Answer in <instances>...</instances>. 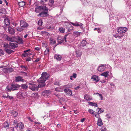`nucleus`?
I'll return each instance as SVG.
<instances>
[{
    "label": "nucleus",
    "mask_w": 131,
    "mask_h": 131,
    "mask_svg": "<svg viewBox=\"0 0 131 131\" xmlns=\"http://www.w3.org/2000/svg\"><path fill=\"white\" fill-rule=\"evenodd\" d=\"M13 125L15 126V128L17 129L18 128L19 124L17 122V121L16 120H15L13 122Z\"/></svg>",
    "instance_id": "obj_25"
},
{
    "label": "nucleus",
    "mask_w": 131,
    "mask_h": 131,
    "mask_svg": "<svg viewBox=\"0 0 131 131\" xmlns=\"http://www.w3.org/2000/svg\"><path fill=\"white\" fill-rule=\"evenodd\" d=\"M49 49L47 48L44 52V54L45 55H47L48 54L49 52Z\"/></svg>",
    "instance_id": "obj_43"
},
{
    "label": "nucleus",
    "mask_w": 131,
    "mask_h": 131,
    "mask_svg": "<svg viewBox=\"0 0 131 131\" xmlns=\"http://www.w3.org/2000/svg\"><path fill=\"white\" fill-rule=\"evenodd\" d=\"M18 4L20 7H23L25 5V2L24 1L18 2Z\"/></svg>",
    "instance_id": "obj_32"
},
{
    "label": "nucleus",
    "mask_w": 131,
    "mask_h": 131,
    "mask_svg": "<svg viewBox=\"0 0 131 131\" xmlns=\"http://www.w3.org/2000/svg\"><path fill=\"white\" fill-rule=\"evenodd\" d=\"M6 70H7V72H12L13 71V68H7V69H6Z\"/></svg>",
    "instance_id": "obj_36"
},
{
    "label": "nucleus",
    "mask_w": 131,
    "mask_h": 131,
    "mask_svg": "<svg viewBox=\"0 0 131 131\" xmlns=\"http://www.w3.org/2000/svg\"><path fill=\"white\" fill-rule=\"evenodd\" d=\"M30 51V49H28L27 50H24V53H26V52H28Z\"/></svg>",
    "instance_id": "obj_63"
},
{
    "label": "nucleus",
    "mask_w": 131,
    "mask_h": 131,
    "mask_svg": "<svg viewBox=\"0 0 131 131\" xmlns=\"http://www.w3.org/2000/svg\"><path fill=\"white\" fill-rule=\"evenodd\" d=\"M21 88L22 89L24 90H26L28 88V86L25 84H22L21 85Z\"/></svg>",
    "instance_id": "obj_42"
},
{
    "label": "nucleus",
    "mask_w": 131,
    "mask_h": 131,
    "mask_svg": "<svg viewBox=\"0 0 131 131\" xmlns=\"http://www.w3.org/2000/svg\"><path fill=\"white\" fill-rule=\"evenodd\" d=\"M43 22L41 20H39L38 22V24L39 25L41 26L42 25Z\"/></svg>",
    "instance_id": "obj_51"
},
{
    "label": "nucleus",
    "mask_w": 131,
    "mask_h": 131,
    "mask_svg": "<svg viewBox=\"0 0 131 131\" xmlns=\"http://www.w3.org/2000/svg\"><path fill=\"white\" fill-rule=\"evenodd\" d=\"M21 67V68L24 71H26L27 69V66H20Z\"/></svg>",
    "instance_id": "obj_48"
},
{
    "label": "nucleus",
    "mask_w": 131,
    "mask_h": 131,
    "mask_svg": "<svg viewBox=\"0 0 131 131\" xmlns=\"http://www.w3.org/2000/svg\"><path fill=\"white\" fill-rule=\"evenodd\" d=\"M94 94H99V96H101V100H103V97L102 96V94H100L99 93H95Z\"/></svg>",
    "instance_id": "obj_54"
},
{
    "label": "nucleus",
    "mask_w": 131,
    "mask_h": 131,
    "mask_svg": "<svg viewBox=\"0 0 131 131\" xmlns=\"http://www.w3.org/2000/svg\"><path fill=\"white\" fill-rule=\"evenodd\" d=\"M71 23L73 26H80V28H83V24L80 23H78L76 22L74 23Z\"/></svg>",
    "instance_id": "obj_13"
},
{
    "label": "nucleus",
    "mask_w": 131,
    "mask_h": 131,
    "mask_svg": "<svg viewBox=\"0 0 131 131\" xmlns=\"http://www.w3.org/2000/svg\"><path fill=\"white\" fill-rule=\"evenodd\" d=\"M27 118L30 122H33V120L31 119V118L30 117H27Z\"/></svg>",
    "instance_id": "obj_58"
},
{
    "label": "nucleus",
    "mask_w": 131,
    "mask_h": 131,
    "mask_svg": "<svg viewBox=\"0 0 131 131\" xmlns=\"http://www.w3.org/2000/svg\"><path fill=\"white\" fill-rule=\"evenodd\" d=\"M88 103L91 106H94L96 107H97L98 106L97 104L94 103L90 102H88Z\"/></svg>",
    "instance_id": "obj_34"
},
{
    "label": "nucleus",
    "mask_w": 131,
    "mask_h": 131,
    "mask_svg": "<svg viewBox=\"0 0 131 131\" xmlns=\"http://www.w3.org/2000/svg\"><path fill=\"white\" fill-rule=\"evenodd\" d=\"M4 126L6 129H9V123L7 122H5L4 123Z\"/></svg>",
    "instance_id": "obj_27"
},
{
    "label": "nucleus",
    "mask_w": 131,
    "mask_h": 131,
    "mask_svg": "<svg viewBox=\"0 0 131 131\" xmlns=\"http://www.w3.org/2000/svg\"><path fill=\"white\" fill-rule=\"evenodd\" d=\"M59 30L60 32L63 33L65 31V29L63 27H61L59 28Z\"/></svg>",
    "instance_id": "obj_35"
},
{
    "label": "nucleus",
    "mask_w": 131,
    "mask_h": 131,
    "mask_svg": "<svg viewBox=\"0 0 131 131\" xmlns=\"http://www.w3.org/2000/svg\"><path fill=\"white\" fill-rule=\"evenodd\" d=\"M4 54V51L2 49H0V56L3 55Z\"/></svg>",
    "instance_id": "obj_47"
},
{
    "label": "nucleus",
    "mask_w": 131,
    "mask_h": 131,
    "mask_svg": "<svg viewBox=\"0 0 131 131\" xmlns=\"http://www.w3.org/2000/svg\"><path fill=\"white\" fill-rule=\"evenodd\" d=\"M20 27L23 28L26 27L28 26V24L26 22L22 20L20 21Z\"/></svg>",
    "instance_id": "obj_7"
},
{
    "label": "nucleus",
    "mask_w": 131,
    "mask_h": 131,
    "mask_svg": "<svg viewBox=\"0 0 131 131\" xmlns=\"http://www.w3.org/2000/svg\"><path fill=\"white\" fill-rule=\"evenodd\" d=\"M88 112L90 114L93 115L95 113H96V112L94 111L93 110L90 109L89 110Z\"/></svg>",
    "instance_id": "obj_39"
},
{
    "label": "nucleus",
    "mask_w": 131,
    "mask_h": 131,
    "mask_svg": "<svg viewBox=\"0 0 131 131\" xmlns=\"http://www.w3.org/2000/svg\"><path fill=\"white\" fill-rule=\"evenodd\" d=\"M6 89L8 91V92H9L11 91L12 90L13 91V89L12 88V86L11 87L9 88V86H7L6 87Z\"/></svg>",
    "instance_id": "obj_46"
},
{
    "label": "nucleus",
    "mask_w": 131,
    "mask_h": 131,
    "mask_svg": "<svg viewBox=\"0 0 131 131\" xmlns=\"http://www.w3.org/2000/svg\"><path fill=\"white\" fill-rule=\"evenodd\" d=\"M64 26L67 29L68 31H70L73 29L72 25L69 23H66L64 24Z\"/></svg>",
    "instance_id": "obj_6"
},
{
    "label": "nucleus",
    "mask_w": 131,
    "mask_h": 131,
    "mask_svg": "<svg viewBox=\"0 0 131 131\" xmlns=\"http://www.w3.org/2000/svg\"><path fill=\"white\" fill-rule=\"evenodd\" d=\"M50 93V90H46L44 91L42 93V94L44 96H47Z\"/></svg>",
    "instance_id": "obj_16"
},
{
    "label": "nucleus",
    "mask_w": 131,
    "mask_h": 131,
    "mask_svg": "<svg viewBox=\"0 0 131 131\" xmlns=\"http://www.w3.org/2000/svg\"><path fill=\"white\" fill-rule=\"evenodd\" d=\"M97 109H99V111L97 112H96V113H95L93 115L95 116V117H96L98 119V118H100V115L99 114H100L101 113L103 112L102 111H101V108L98 107Z\"/></svg>",
    "instance_id": "obj_9"
},
{
    "label": "nucleus",
    "mask_w": 131,
    "mask_h": 131,
    "mask_svg": "<svg viewBox=\"0 0 131 131\" xmlns=\"http://www.w3.org/2000/svg\"><path fill=\"white\" fill-rule=\"evenodd\" d=\"M4 50L6 52L9 54H10L13 52V50L10 49H7V48H5Z\"/></svg>",
    "instance_id": "obj_30"
},
{
    "label": "nucleus",
    "mask_w": 131,
    "mask_h": 131,
    "mask_svg": "<svg viewBox=\"0 0 131 131\" xmlns=\"http://www.w3.org/2000/svg\"><path fill=\"white\" fill-rule=\"evenodd\" d=\"M6 98H8L10 99H13V97L12 96H10L9 95H8L7 97Z\"/></svg>",
    "instance_id": "obj_56"
},
{
    "label": "nucleus",
    "mask_w": 131,
    "mask_h": 131,
    "mask_svg": "<svg viewBox=\"0 0 131 131\" xmlns=\"http://www.w3.org/2000/svg\"><path fill=\"white\" fill-rule=\"evenodd\" d=\"M91 79L93 80V81L96 82H98L100 80V79L98 76L96 75H93Z\"/></svg>",
    "instance_id": "obj_11"
},
{
    "label": "nucleus",
    "mask_w": 131,
    "mask_h": 131,
    "mask_svg": "<svg viewBox=\"0 0 131 131\" xmlns=\"http://www.w3.org/2000/svg\"><path fill=\"white\" fill-rule=\"evenodd\" d=\"M72 76L74 78H75L77 77V74L75 73H73V74L72 75Z\"/></svg>",
    "instance_id": "obj_57"
},
{
    "label": "nucleus",
    "mask_w": 131,
    "mask_h": 131,
    "mask_svg": "<svg viewBox=\"0 0 131 131\" xmlns=\"http://www.w3.org/2000/svg\"><path fill=\"white\" fill-rule=\"evenodd\" d=\"M105 69V67L103 65L99 66L98 68V70L101 72H102L104 71Z\"/></svg>",
    "instance_id": "obj_14"
},
{
    "label": "nucleus",
    "mask_w": 131,
    "mask_h": 131,
    "mask_svg": "<svg viewBox=\"0 0 131 131\" xmlns=\"http://www.w3.org/2000/svg\"><path fill=\"white\" fill-rule=\"evenodd\" d=\"M35 49L36 50L39 51L40 50V49L38 47H37L35 48Z\"/></svg>",
    "instance_id": "obj_64"
},
{
    "label": "nucleus",
    "mask_w": 131,
    "mask_h": 131,
    "mask_svg": "<svg viewBox=\"0 0 131 131\" xmlns=\"http://www.w3.org/2000/svg\"><path fill=\"white\" fill-rule=\"evenodd\" d=\"M5 24L6 26H8L10 24V20L8 18H6L4 20Z\"/></svg>",
    "instance_id": "obj_24"
},
{
    "label": "nucleus",
    "mask_w": 131,
    "mask_h": 131,
    "mask_svg": "<svg viewBox=\"0 0 131 131\" xmlns=\"http://www.w3.org/2000/svg\"><path fill=\"white\" fill-rule=\"evenodd\" d=\"M64 92L66 93V95L68 96H70L72 95V91L69 89H66L64 90Z\"/></svg>",
    "instance_id": "obj_8"
},
{
    "label": "nucleus",
    "mask_w": 131,
    "mask_h": 131,
    "mask_svg": "<svg viewBox=\"0 0 131 131\" xmlns=\"http://www.w3.org/2000/svg\"><path fill=\"white\" fill-rule=\"evenodd\" d=\"M3 47L6 48H9V47H10V44H8L6 43H4L3 45Z\"/></svg>",
    "instance_id": "obj_40"
},
{
    "label": "nucleus",
    "mask_w": 131,
    "mask_h": 131,
    "mask_svg": "<svg viewBox=\"0 0 131 131\" xmlns=\"http://www.w3.org/2000/svg\"><path fill=\"white\" fill-rule=\"evenodd\" d=\"M54 58L58 61H60L62 57L59 54H56L54 55Z\"/></svg>",
    "instance_id": "obj_19"
},
{
    "label": "nucleus",
    "mask_w": 131,
    "mask_h": 131,
    "mask_svg": "<svg viewBox=\"0 0 131 131\" xmlns=\"http://www.w3.org/2000/svg\"><path fill=\"white\" fill-rule=\"evenodd\" d=\"M61 88L60 87H58L55 89V90L59 92L60 91Z\"/></svg>",
    "instance_id": "obj_53"
},
{
    "label": "nucleus",
    "mask_w": 131,
    "mask_h": 131,
    "mask_svg": "<svg viewBox=\"0 0 131 131\" xmlns=\"http://www.w3.org/2000/svg\"><path fill=\"white\" fill-rule=\"evenodd\" d=\"M6 39L8 41L11 42H13L15 41L14 39L12 37L8 36H7Z\"/></svg>",
    "instance_id": "obj_26"
},
{
    "label": "nucleus",
    "mask_w": 131,
    "mask_h": 131,
    "mask_svg": "<svg viewBox=\"0 0 131 131\" xmlns=\"http://www.w3.org/2000/svg\"><path fill=\"white\" fill-rule=\"evenodd\" d=\"M12 114H13V115H14V114H16V115H14V116L15 117H17L18 115V113L16 111H13L12 112Z\"/></svg>",
    "instance_id": "obj_45"
},
{
    "label": "nucleus",
    "mask_w": 131,
    "mask_h": 131,
    "mask_svg": "<svg viewBox=\"0 0 131 131\" xmlns=\"http://www.w3.org/2000/svg\"><path fill=\"white\" fill-rule=\"evenodd\" d=\"M35 10L36 13H40L37 15L38 17H46L48 15V9L46 6H38L36 7Z\"/></svg>",
    "instance_id": "obj_1"
},
{
    "label": "nucleus",
    "mask_w": 131,
    "mask_h": 131,
    "mask_svg": "<svg viewBox=\"0 0 131 131\" xmlns=\"http://www.w3.org/2000/svg\"><path fill=\"white\" fill-rule=\"evenodd\" d=\"M31 58L30 57L27 58H26V60L27 61H29L31 60Z\"/></svg>",
    "instance_id": "obj_61"
},
{
    "label": "nucleus",
    "mask_w": 131,
    "mask_h": 131,
    "mask_svg": "<svg viewBox=\"0 0 131 131\" xmlns=\"http://www.w3.org/2000/svg\"><path fill=\"white\" fill-rule=\"evenodd\" d=\"M20 125L19 126V128L20 129L22 130L23 129L24 127V124L22 123L21 122H20L19 123Z\"/></svg>",
    "instance_id": "obj_37"
},
{
    "label": "nucleus",
    "mask_w": 131,
    "mask_h": 131,
    "mask_svg": "<svg viewBox=\"0 0 131 131\" xmlns=\"http://www.w3.org/2000/svg\"><path fill=\"white\" fill-rule=\"evenodd\" d=\"M17 31L21 32L23 31V30L24 29L23 27H18L17 28Z\"/></svg>",
    "instance_id": "obj_49"
},
{
    "label": "nucleus",
    "mask_w": 131,
    "mask_h": 131,
    "mask_svg": "<svg viewBox=\"0 0 131 131\" xmlns=\"http://www.w3.org/2000/svg\"><path fill=\"white\" fill-rule=\"evenodd\" d=\"M17 42L19 44H22L23 43L24 41L21 38L18 37L17 39Z\"/></svg>",
    "instance_id": "obj_23"
},
{
    "label": "nucleus",
    "mask_w": 131,
    "mask_h": 131,
    "mask_svg": "<svg viewBox=\"0 0 131 131\" xmlns=\"http://www.w3.org/2000/svg\"><path fill=\"white\" fill-rule=\"evenodd\" d=\"M49 77V75L46 72H43L41 74V77L39 79V81L42 82H45Z\"/></svg>",
    "instance_id": "obj_2"
},
{
    "label": "nucleus",
    "mask_w": 131,
    "mask_h": 131,
    "mask_svg": "<svg viewBox=\"0 0 131 131\" xmlns=\"http://www.w3.org/2000/svg\"><path fill=\"white\" fill-rule=\"evenodd\" d=\"M6 69H7V68L3 69L2 70L5 73H7V70Z\"/></svg>",
    "instance_id": "obj_62"
},
{
    "label": "nucleus",
    "mask_w": 131,
    "mask_h": 131,
    "mask_svg": "<svg viewBox=\"0 0 131 131\" xmlns=\"http://www.w3.org/2000/svg\"><path fill=\"white\" fill-rule=\"evenodd\" d=\"M67 36V35H65L64 38L61 36H58L57 39L58 43L55 46V47L58 45L61 44L62 43H65L66 42V37Z\"/></svg>",
    "instance_id": "obj_3"
},
{
    "label": "nucleus",
    "mask_w": 131,
    "mask_h": 131,
    "mask_svg": "<svg viewBox=\"0 0 131 131\" xmlns=\"http://www.w3.org/2000/svg\"><path fill=\"white\" fill-rule=\"evenodd\" d=\"M75 52L77 57H80L81 56V53L79 50L76 51Z\"/></svg>",
    "instance_id": "obj_29"
},
{
    "label": "nucleus",
    "mask_w": 131,
    "mask_h": 131,
    "mask_svg": "<svg viewBox=\"0 0 131 131\" xmlns=\"http://www.w3.org/2000/svg\"><path fill=\"white\" fill-rule=\"evenodd\" d=\"M17 96L18 97H24L25 96H27V94L26 93L24 94L21 92H19L17 94Z\"/></svg>",
    "instance_id": "obj_21"
},
{
    "label": "nucleus",
    "mask_w": 131,
    "mask_h": 131,
    "mask_svg": "<svg viewBox=\"0 0 131 131\" xmlns=\"http://www.w3.org/2000/svg\"><path fill=\"white\" fill-rule=\"evenodd\" d=\"M40 59V58H37V59L35 61V62H38L39 61Z\"/></svg>",
    "instance_id": "obj_60"
},
{
    "label": "nucleus",
    "mask_w": 131,
    "mask_h": 131,
    "mask_svg": "<svg viewBox=\"0 0 131 131\" xmlns=\"http://www.w3.org/2000/svg\"><path fill=\"white\" fill-rule=\"evenodd\" d=\"M86 43L87 42L85 40H83L81 42L80 46L82 47L85 46Z\"/></svg>",
    "instance_id": "obj_31"
},
{
    "label": "nucleus",
    "mask_w": 131,
    "mask_h": 131,
    "mask_svg": "<svg viewBox=\"0 0 131 131\" xmlns=\"http://www.w3.org/2000/svg\"><path fill=\"white\" fill-rule=\"evenodd\" d=\"M38 82L39 83V85L38 86V88H41L44 86L45 85V82H42L41 81H39V80H37Z\"/></svg>",
    "instance_id": "obj_18"
},
{
    "label": "nucleus",
    "mask_w": 131,
    "mask_h": 131,
    "mask_svg": "<svg viewBox=\"0 0 131 131\" xmlns=\"http://www.w3.org/2000/svg\"><path fill=\"white\" fill-rule=\"evenodd\" d=\"M54 84L55 85H60V84L59 82L58 81H56L55 82Z\"/></svg>",
    "instance_id": "obj_55"
},
{
    "label": "nucleus",
    "mask_w": 131,
    "mask_h": 131,
    "mask_svg": "<svg viewBox=\"0 0 131 131\" xmlns=\"http://www.w3.org/2000/svg\"><path fill=\"white\" fill-rule=\"evenodd\" d=\"M82 34V33L80 32L77 31L74 32L73 33V34L76 37H78L80 36L81 34Z\"/></svg>",
    "instance_id": "obj_28"
},
{
    "label": "nucleus",
    "mask_w": 131,
    "mask_h": 131,
    "mask_svg": "<svg viewBox=\"0 0 131 131\" xmlns=\"http://www.w3.org/2000/svg\"><path fill=\"white\" fill-rule=\"evenodd\" d=\"M8 31L10 34L12 35H13L15 34V31L14 28L11 27L9 26L8 27Z\"/></svg>",
    "instance_id": "obj_10"
},
{
    "label": "nucleus",
    "mask_w": 131,
    "mask_h": 131,
    "mask_svg": "<svg viewBox=\"0 0 131 131\" xmlns=\"http://www.w3.org/2000/svg\"><path fill=\"white\" fill-rule=\"evenodd\" d=\"M28 84L29 85V88L32 91H37L38 90V86L36 85L35 82H31L29 83Z\"/></svg>",
    "instance_id": "obj_4"
},
{
    "label": "nucleus",
    "mask_w": 131,
    "mask_h": 131,
    "mask_svg": "<svg viewBox=\"0 0 131 131\" xmlns=\"http://www.w3.org/2000/svg\"><path fill=\"white\" fill-rule=\"evenodd\" d=\"M23 81L24 79H23V78L22 77L18 76L16 78L15 81L16 82L19 81H22L23 82Z\"/></svg>",
    "instance_id": "obj_20"
},
{
    "label": "nucleus",
    "mask_w": 131,
    "mask_h": 131,
    "mask_svg": "<svg viewBox=\"0 0 131 131\" xmlns=\"http://www.w3.org/2000/svg\"><path fill=\"white\" fill-rule=\"evenodd\" d=\"M41 34L43 35H44L46 34L47 33V32L45 31H42L41 32Z\"/></svg>",
    "instance_id": "obj_59"
},
{
    "label": "nucleus",
    "mask_w": 131,
    "mask_h": 131,
    "mask_svg": "<svg viewBox=\"0 0 131 131\" xmlns=\"http://www.w3.org/2000/svg\"><path fill=\"white\" fill-rule=\"evenodd\" d=\"M84 99L88 101L91 100L92 98L91 97H90V96L88 94H85L84 95Z\"/></svg>",
    "instance_id": "obj_22"
},
{
    "label": "nucleus",
    "mask_w": 131,
    "mask_h": 131,
    "mask_svg": "<svg viewBox=\"0 0 131 131\" xmlns=\"http://www.w3.org/2000/svg\"><path fill=\"white\" fill-rule=\"evenodd\" d=\"M12 88L13 89V91L15 90H17V88L20 87V85L17 84H12L11 85Z\"/></svg>",
    "instance_id": "obj_12"
},
{
    "label": "nucleus",
    "mask_w": 131,
    "mask_h": 131,
    "mask_svg": "<svg viewBox=\"0 0 131 131\" xmlns=\"http://www.w3.org/2000/svg\"><path fill=\"white\" fill-rule=\"evenodd\" d=\"M6 12V10L5 8H1L0 9V13L5 14Z\"/></svg>",
    "instance_id": "obj_41"
},
{
    "label": "nucleus",
    "mask_w": 131,
    "mask_h": 131,
    "mask_svg": "<svg viewBox=\"0 0 131 131\" xmlns=\"http://www.w3.org/2000/svg\"><path fill=\"white\" fill-rule=\"evenodd\" d=\"M9 44L10 47H9V48H15L18 46V45L16 43H10Z\"/></svg>",
    "instance_id": "obj_17"
},
{
    "label": "nucleus",
    "mask_w": 131,
    "mask_h": 131,
    "mask_svg": "<svg viewBox=\"0 0 131 131\" xmlns=\"http://www.w3.org/2000/svg\"><path fill=\"white\" fill-rule=\"evenodd\" d=\"M28 54L27 53H23L22 54V56L23 57H25L28 56Z\"/></svg>",
    "instance_id": "obj_52"
},
{
    "label": "nucleus",
    "mask_w": 131,
    "mask_h": 131,
    "mask_svg": "<svg viewBox=\"0 0 131 131\" xmlns=\"http://www.w3.org/2000/svg\"><path fill=\"white\" fill-rule=\"evenodd\" d=\"M50 43L53 44H55L56 43V41L55 40L53 39L52 38L50 39Z\"/></svg>",
    "instance_id": "obj_38"
},
{
    "label": "nucleus",
    "mask_w": 131,
    "mask_h": 131,
    "mask_svg": "<svg viewBox=\"0 0 131 131\" xmlns=\"http://www.w3.org/2000/svg\"><path fill=\"white\" fill-rule=\"evenodd\" d=\"M97 125L100 127H102L103 125V123L102 119L100 118H98L97 121Z\"/></svg>",
    "instance_id": "obj_15"
},
{
    "label": "nucleus",
    "mask_w": 131,
    "mask_h": 131,
    "mask_svg": "<svg viewBox=\"0 0 131 131\" xmlns=\"http://www.w3.org/2000/svg\"><path fill=\"white\" fill-rule=\"evenodd\" d=\"M127 29V28L125 27H118L117 28V32L119 34L125 33L126 32Z\"/></svg>",
    "instance_id": "obj_5"
},
{
    "label": "nucleus",
    "mask_w": 131,
    "mask_h": 131,
    "mask_svg": "<svg viewBox=\"0 0 131 131\" xmlns=\"http://www.w3.org/2000/svg\"><path fill=\"white\" fill-rule=\"evenodd\" d=\"M49 1V2L48 3V5L50 6H52L54 3V1Z\"/></svg>",
    "instance_id": "obj_50"
},
{
    "label": "nucleus",
    "mask_w": 131,
    "mask_h": 131,
    "mask_svg": "<svg viewBox=\"0 0 131 131\" xmlns=\"http://www.w3.org/2000/svg\"><path fill=\"white\" fill-rule=\"evenodd\" d=\"M101 131H107V130L105 126H103L101 128Z\"/></svg>",
    "instance_id": "obj_44"
},
{
    "label": "nucleus",
    "mask_w": 131,
    "mask_h": 131,
    "mask_svg": "<svg viewBox=\"0 0 131 131\" xmlns=\"http://www.w3.org/2000/svg\"><path fill=\"white\" fill-rule=\"evenodd\" d=\"M109 73V72L107 71L104 72L101 74V75L104 76L105 77H107L108 75V74Z\"/></svg>",
    "instance_id": "obj_33"
}]
</instances>
